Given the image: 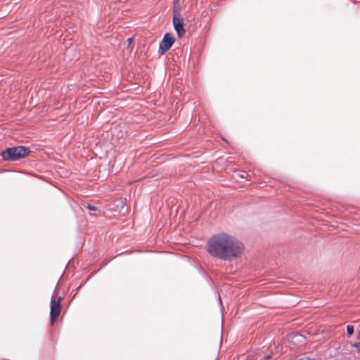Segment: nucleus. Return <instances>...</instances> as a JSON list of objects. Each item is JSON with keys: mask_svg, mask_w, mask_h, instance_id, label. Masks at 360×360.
<instances>
[{"mask_svg": "<svg viewBox=\"0 0 360 360\" xmlns=\"http://www.w3.org/2000/svg\"><path fill=\"white\" fill-rule=\"evenodd\" d=\"M244 251L243 244L234 236L220 233L212 236L207 243V252L217 258L231 261L240 257Z\"/></svg>", "mask_w": 360, "mask_h": 360, "instance_id": "nucleus-1", "label": "nucleus"}, {"mask_svg": "<svg viewBox=\"0 0 360 360\" xmlns=\"http://www.w3.org/2000/svg\"><path fill=\"white\" fill-rule=\"evenodd\" d=\"M30 150L25 146L12 147L2 151L1 156L4 160L7 161H15L20 158L26 157Z\"/></svg>", "mask_w": 360, "mask_h": 360, "instance_id": "nucleus-2", "label": "nucleus"}, {"mask_svg": "<svg viewBox=\"0 0 360 360\" xmlns=\"http://www.w3.org/2000/svg\"><path fill=\"white\" fill-rule=\"evenodd\" d=\"M61 297H57L56 293H54L51 299V324L54 323L55 319L59 316L60 311H61V304H60Z\"/></svg>", "mask_w": 360, "mask_h": 360, "instance_id": "nucleus-3", "label": "nucleus"}, {"mask_svg": "<svg viewBox=\"0 0 360 360\" xmlns=\"http://www.w3.org/2000/svg\"><path fill=\"white\" fill-rule=\"evenodd\" d=\"M174 42V37L170 34L166 33L160 44L159 52L162 54L166 53L172 47Z\"/></svg>", "mask_w": 360, "mask_h": 360, "instance_id": "nucleus-4", "label": "nucleus"}, {"mask_svg": "<svg viewBox=\"0 0 360 360\" xmlns=\"http://www.w3.org/2000/svg\"><path fill=\"white\" fill-rule=\"evenodd\" d=\"M173 25L179 37H182L185 34L184 22L179 15L174 14L173 16Z\"/></svg>", "mask_w": 360, "mask_h": 360, "instance_id": "nucleus-5", "label": "nucleus"}, {"mask_svg": "<svg viewBox=\"0 0 360 360\" xmlns=\"http://www.w3.org/2000/svg\"><path fill=\"white\" fill-rule=\"evenodd\" d=\"M347 332L349 336L352 335L354 333V326L352 325H348L347 326Z\"/></svg>", "mask_w": 360, "mask_h": 360, "instance_id": "nucleus-6", "label": "nucleus"}, {"mask_svg": "<svg viewBox=\"0 0 360 360\" xmlns=\"http://www.w3.org/2000/svg\"><path fill=\"white\" fill-rule=\"evenodd\" d=\"M178 1H179V0H174V12H176V11H177V10H178V8H179Z\"/></svg>", "mask_w": 360, "mask_h": 360, "instance_id": "nucleus-7", "label": "nucleus"}, {"mask_svg": "<svg viewBox=\"0 0 360 360\" xmlns=\"http://www.w3.org/2000/svg\"><path fill=\"white\" fill-rule=\"evenodd\" d=\"M300 360H313L309 355H304Z\"/></svg>", "mask_w": 360, "mask_h": 360, "instance_id": "nucleus-8", "label": "nucleus"}, {"mask_svg": "<svg viewBox=\"0 0 360 360\" xmlns=\"http://www.w3.org/2000/svg\"><path fill=\"white\" fill-rule=\"evenodd\" d=\"M87 207H88V208H89V210H96V208L94 206L91 205H87Z\"/></svg>", "mask_w": 360, "mask_h": 360, "instance_id": "nucleus-9", "label": "nucleus"}, {"mask_svg": "<svg viewBox=\"0 0 360 360\" xmlns=\"http://www.w3.org/2000/svg\"><path fill=\"white\" fill-rule=\"evenodd\" d=\"M354 347L360 351V342L355 343Z\"/></svg>", "mask_w": 360, "mask_h": 360, "instance_id": "nucleus-10", "label": "nucleus"}, {"mask_svg": "<svg viewBox=\"0 0 360 360\" xmlns=\"http://www.w3.org/2000/svg\"><path fill=\"white\" fill-rule=\"evenodd\" d=\"M295 338H297V339H299V338H302V336L300 335H298V334H296L295 336H294Z\"/></svg>", "mask_w": 360, "mask_h": 360, "instance_id": "nucleus-11", "label": "nucleus"}, {"mask_svg": "<svg viewBox=\"0 0 360 360\" xmlns=\"http://www.w3.org/2000/svg\"><path fill=\"white\" fill-rule=\"evenodd\" d=\"M132 41H133V39L132 38H129L127 39V42H128L129 44H131L132 43Z\"/></svg>", "mask_w": 360, "mask_h": 360, "instance_id": "nucleus-12", "label": "nucleus"}]
</instances>
